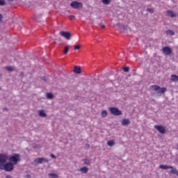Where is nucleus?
Segmentation results:
<instances>
[{"mask_svg":"<svg viewBox=\"0 0 178 178\" xmlns=\"http://www.w3.org/2000/svg\"><path fill=\"white\" fill-rule=\"evenodd\" d=\"M8 156L6 154H0V169L6 172H12L15 169L14 164L11 162L6 163Z\"/></svg>","mask_w":178,"mask_h":178,"instance_id":"1","label":"nucleus"},{"mask_svg":"<svg viewBox=\"0 0 178 178\" xmlns=\"http://www.w3.org/2000/svg\"><path fill=\"white\" fill-rule=\"evenodd\" d=\"M159 169H163V170H167V169H171L170 173L172 175H177L178 176V170L173 168L172 165H160L159 166Z\"/></svg>","mask_w":178,"mask_h":178,"instance_id":"2","label":"nucleus"},{"mask_svg":"<svg viewBox=\"0 0 178 178\" xmlns=\"http://www.w3.org/2000/svg\"><path fill=\"white\" fill-rule=\"evenodd\" d=\"M10 162H13V164L16 165L17 162H20V154H15L13 156L9 157Z\"/></svg>","mask_w":178,"mask_h":178,"instance_id":"3","label":"nucleus"},{"mask_svg":"<svg viewBox=\"0 0 178 178\" xmlns=\"http://www.w3.org/2000/svg\"><path fill=\"white\" fill-rule=\"evenodd\" d=\"M109 111L111 115H114V116H120L122 114V111L119 110V108L116 107H110Z\"/></svg>","mask_w":178,"mask_h":178,"instance_id":"4","label":"nucleus"},{"mask_svg":"<svg viewBox=\"0 0 178 178\" xmlns=\"http://www.w3.org/2000/svg\"><path fill=\"white\" fill-rule=\"evenodd\" d=\"M71 8L73 9H81L83 8V3L79 1H72L70 3Z\"/></svg>","mask_w":178,"mask_h":178,"instance_id":"5","label":"nucleus"},{"mask_svg":"<svg viewBox=\"0 0 178 178\" xmlns=\"http://www.w3.org/2000/svg\"><path fill=\"white\" fill-rule=\"evenodd\" d=\"M60 35L65 38V40H72V33L70 32L61 31H60Z\"/></svg>","mask_w":178,"mask_h":178,"instance_id":"6","label":"nucleus"},{"mask_svg":"<svg viewBox=\"0 0 178 178\" xmlns=\"http://www.w3.org/2000/svg\"><path fill=\"white\" fill-rule=\"evenodd\" d=\"M150 88H153L154 91H159L160 90L159 92H162L163 94H165L166 92V88H161L156 86V85H152L150 86Z\"/></svg>","mask_w":178,"mask_h":178,"instance_id":"7","label":"nucleus"},{"mask_svg":"<svg viewBox=\"0 0 178 178\" xmlns=\"http://www.w3.org/2000/svg\"><path fill=\"white\" fill-rule=\"evenodd\" d=\"M154 129H156V130H158V131L160 132L161 134H165L166 133V129L162 125H155Z\"/></svg>","mask_w":178,"mask_h":178,"instance_id":"8","label":"nucleus"},{"mask_svg":"<svg viewBox=\"0 0 178 178\" xmlns=\"http://www.w3.org/2000/svg\"><path fill=\"white\" fill-rule=\"evenodd\" d=\"M162 51L165 55L169 56L172 55V49L169 47H164L162 49Z\"/></svg>","mask_w":178,"mask_h":178,"instance_id":"9","label":"nucleus"},{"mask_svg":"<svg viewBox=\"0 0 178 178\" xmlns=\"http://www.w3.org/2000/svg\"><path fill=\"white\" fill-rule=\"evenodd\" d=\"M49 159H44V158H38L34 160V162L38 164L42 163V162H49Z\"/></svg>","mask_w":178,"mask_h":178,"instance_id":"10","label":"nucleus"},{"mask_svg":"<svg viewBox=\"0 0 178 178\" xmlns=\"http://www.w3.org/2000/svg\"><path fill=\"white\" fill-rule=\"evenodd\" d=\"M167 14H168V16H169L170 17H177V13L170 10H167Z\"/></svg>","mask_w":178,"mask_h":178,"instance_id":"11","label":"nucleus"},{"mask_svg":"<svg viewBox=\"0 0 178 178\" xmlns=\"http://www.w3.org/2000/svg\"><path fill=\"white\" fill-rule=\"evenodd\" d=\"M74 73H76V74H80V73H81V68L80 67V66H75L74 68Z\"/></svg>","mask_w":178,"mask_h":178,"instance_id":"12","label":"nucleus"},{"mask_svg":"<svg viewBox=\"0 0 178 178\" xmlns=\"http://www.w3.org/2000/svg\"><path fill=\"white\" fill-rule=\"evenodd\" d=\"M122 126H127V124H130V120L129 119H123L122 120Z\"/></svg>","mask_w":178,"mask_h":178,"instance_id":"13","label":"nucleus"},{"mask_svg":"<svg viewBox=\"0 0 178 178\" xmlns=\"http://www.w3.org/2000/svg\"><path fill=\"white\" fill-rule=\"evenodd\" d=\"M39 116L41 118H47V114L45 113V111L42 110L39 111Z\"/></svg>","mask_w":178,"mask_h":178,"instance_id":"14","label":"nucleus"},{"mask_svg":"<svg viewBox=\"0 0 178 178\" xmlns=\"http://www.w3.org/2000/svg\"><path fill=\"white\" fill-rule=\"evenodd\" d=\"M79 171L81 172V173H87L88 172V168L87 167H83L80 168Z\"/></svg>","mask_w":178,"mask_h":178,"instance_id":"15","label":"nucleus"},{"mask_svg":"<svg viewBox=\"0 0 178 178\" xmlns=\"http://www.w3.org/2000/svg\"><path fill=\"white\" fill-rule=\"evenodd\" d=\"M107 145H108L109 147H113V145H115V140H108L107 142Z\"/></svg>","mask_w":178,"mask_h":178,"instance_id":"16","label":"nucleus"},{"mask_svg":"<svg viewBox=\"0 0 178 178\" xmlns=\"http://www.w3.org/2000/svg\"><path fill=\"white\" fill-rule=\"evenodd\" d=\"M171 80L172 81H178V76L177 75H175V74H172L171 76Z\"/></svg>","mask_w":178,"mask_h":178,"instance_id":"17","label":"nucleus"},{"mask_svg":"<svg viewBox=\"0 0 178 178\" xmlns=\"http://www.w3.org/2000/svg\"><path fill=\"white\" fill-rule=\"evenodd\" d=\"M69 48H70V46H66L65 47V49L63 51L64 55H67V52H69Z\"/></svg>","mask_w":178,"mask_h":178,"instance_id":"18","label":"nucleus"},{"mask_svg":"<svg viewBox=\"0 0 178 178\" xmlns=\"http://www.w3.org/2000/svg\"><path fill=\"white\" fill-rule=\"evenodd\" d=\"M102 118H106L108 116V112L106 110L102 111Z\"/></svg>","mask_w":178,"mask_h":178,"instance_id":"19","label":"nucleus"},{"mask_svg":"<svg viewBox=\"0 0 178 178\" xmlns=\"http://www.w3.org/2000/svg\"><path fill=\"white\" fill-rule=\"evenodd\" d=\"M166 34H168V35H175V31L172 30H168L166 31Z\"/></svg>","mask_w":178,"mask_h":178,"instance_id":"20","label":"nucleus"},{"mask_svg":"<svg viewBox=\"0 0 178 178\" xmlns=\"http://www.w3.org/2000/svg\"><path fill=\"white\" fill-rule=\"evenodd\" d=\"M104 5H109L111 3V0H102Z\"/></svg>","mask_w":178,"mask_h":178,"instance_id":"21","label":"nucleus"},{"mask_svg":"<svg viewBox=\"0 0 178 178\" xmlns=\"http://www.w3.org/2000/svg\"><path fill=\"white\" fill-rule=\"evenodd\" d=\"M47 98L52 99L54 98V95L52 93H47Z\"/></svg>","mask_w":178,"mask_h":178,"instance_id":"22","label":"nucleus"},{"mask_svg":"<svg viewBox=\"0 0 178 178\" xmlns=\"http://www.w3.org/2000/svg\"><path fill=\"white\" fill-rule=\"evenodd\" d=\"M49 176L51 178H58V175L54 174V173H50V174H49Z\"/></svg>","mask_w":178,"mask_h":178,"instance_id":"23","label":"nucleus"},{"mask_svg":"<svg viewBox=\"0 0 178 178\" xmlns=\"http://www.w3.org/2000/svg\"><path fill=\"white\" fill-rule=\"evenodd\" d=\"M122 69H123V71L125 72L126 73H127V72H129V70H130L129 67H124Z\"/></svg>","mask_w":178,"mask_h":178,"instance_id":"24","label":"nucleus"},{"mask_svg":"<svg viewBox=\"0 0 178 178\" xmlns=\"http://www.w3.org/2000/svg\"><path fill=\"white\" fill-rule=\"evenodd\" d=\"M6 70H7L8 72H13V67H6Z\"/></svg>","mask_w":178,"mask_h":178,"instance_id":"25","label":"nucleus"},{"mask_svg":"<svg viewBox=\"0 0 178 178\" xmlns=\"http://www.w3.org/2000/svg\"><path fill=\"white\" fill-rule=\"evenodd\" d=\"M5 5V0H0V6H3Z\"/></svg>","mask_w":178,"mask_h":178,"instance_id":"26","label":"nucleus"},{"mask_svg":"<svg viewBox=\"0 0 178 178\" xmlns=\"http://www.w3.org/2000/svg\"><path fill=\"white\" fill-rule=\"evenodd\" d=\"M80 48H81L80 44H77V45H75V46L74 47V49L75 50L80 49Z\"/></svg>","mask_w":178,"mask_h":178,"instance_id":"27","label":"nucleus"},{"mask_svg":"<svg viewBox=\"0 0 178 178\" xmlns=\"http://www.w3.org/2000/svg\"><path fill=\"white\" fill-rule=\"evenodd\" d=\"M76 16L74 15H69V19L70 20H73L74 19H75Z\"/></svg>","mask_w":178,"mask_h":178,"instance_id":"28","label":"nucleus"},{"mask_svg":"<svg viewBox=\"0 0 178 178\" xmlns=\"http://www.w3.org/2000/svg\"><path fill=\"white\" fill-rule=\"evenodd\" d=\"M147 12H149L150 13H154V9H152V8H147Z\"/></svg>","mask_w":178,"mask_h":178,"instance_id":"29","label":"nucleus"},{"mask_svg":"<svg viewBox=\"0 0 178 178\" xmlns=\"http://www.w3.org/2000/svg\"><path fill=\"white\" fill-rule=\"evenodd\" d=\"M85 164L86 165H90V160H85Z\"/></svg>","mask_w":178,"mask_h":178,"instance_id":"30","label":"nucleus"},{"mask_svg":"<svg viewBox=\"0 0 178 178\" xmlns=\"http://www.w3.org/2000/svg\"><path fill=\"white\" fill-rule=\"evenodd\" d=\"M51 157L53 158L54 159H55L56 158V156L55 155H54V154H51Z\"/></svg>","mask_w":178,"mask_h":178,"instance_id":"31","label":"nucleus"},{"mask_svg":"<svg viewBox=\"0 0 178 178\" xmlns=\"http://www.w3.org/2000/svg\"><path fill=\"white\" fill-rule=\"evenodd\" d=\"M6 178H12V177L10 175H7Z\"/></svg>","mask_w":178,"mask_h":178,"instance_id":"32","label":"nucleus"},{"mask_svg":"<svg viewBox=\"0 0 178 178\" xmlns=\"http://www.w3.org/2000/svg\"><path fill=\"white\" fill-rule=\"evenodd\" d=\"M2 17H3L2 16V15L0 14V20H2Z\"/></svg>","mask_w":178,"mask_h":178,"instance_id":"33","label":"nucleus"},{"mask_svg":"<svg viewBox=\"0 0 178 178\" xmlns=\"http://www.w3.org/2000/svg\"><path fill=\"white\" fill-rule=\"evenodd\" d=\"M26 178H30L31 177H30V175H26Z\"/></svg>","mask_w":178,"mask_h":178,"instance_id":"34","label":"nucleus"},{"mask_svg":"<svg viewBox=\"0 0 178 178\" xmlns=\"http://www.w3.org/2000/svg\"><path fill=\"white\" fill-rule=\"evenodd\" d=\"M102 29H105V25H102Z\"/></svg>","mask_w":178,"mask_h":178,"instance_id":"35","label":"nucleus"},{"mask_svg":"<svg viewBox=\"0 0 178 178\" xmlns=\"http://www.w3.org/2000/svg\"><path fill=\"white\" fill-rule=\"evenodd\" d=\"M43 80H44V81H47V79H45V77H43Z\"/></svg>","mask_w":178,"mask_h":178,"instance_id":"36","label":"nucleus"},{"mask_svg":"<svg viewBox=\"0 0 178 178\" xmlns=\"http://www.w3.org/2000/svg\"><path fill=\"white\" fill-rule=\"evenodd\" d=\"M3 111H8V108H3Z\"/></svg>","mask_w":178,"mask_h":178,"instance_id":"37","label":"nucleus"},{"mask_svg":"<svg viewBox=\"0 0 178 178\" xmlns=\"http://www.w3.org/2000/svg\"><path fill=\"white\" fill-rule=\"evenodd\" d=\"M21 75H23V72H21Z\"/></svg>","mask_w":178,"mask_h":178,"instance_id":"38","label":"nucleus"}]
</instances>
